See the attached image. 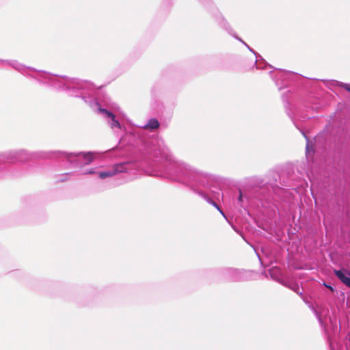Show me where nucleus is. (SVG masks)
I'll return each instance as SVG.
<instances>
[{
	"mask_svg": "<svg viewBox=\"0 0 350 350\" xmlns=\"http://www.w3.org/2000/svg\"><path fill=\"white\" fill-rule=\"evenodd\" d=\"M284 285L286 286H288L290 288H291L293 291H294L295 292H296L297 294H301V292L300 291V288L299 287V286L297 284H284Z\"/></svg>",
	"mask_w": 350,
	"mask_h": 350,
	"instance_id": "obj_11",
	"label": "nucleus"
},
{
	"mask_svg": "<svg viewBox=\"0 0 350 350\" xmlns=\"http://www.w3.org/2000/svg\"><path fill=\"white\" fill-rule=\"evenodd\" d=\"M217 210L219 211V213H221V214L224 217H226V215H225L224 213L223 212V211H222L219 207V209H217Z\"/></svg>",
	"mask_w": 350,
	"mask_h": 350,
	"instance_id": "obj_16",
	"label": "nucleus"
},
{
	"mask_svg": "<svg viewBox=\"0 0 350 350\" xmlns=\"http://www.w3.org/2000/svg\"><path fill=\"white\" fill-rule=\"evenodd\" d=\"M342 87H343L345 90L350 92V85L347 83H342Z\"/></svg>",
	"mask_w": 350,
	"mask_h": 350,
	"instance_id": "obj_12",
	"label": "nucleus"
},
{
	"mask_svg": "<svg viewBox=\"0 0 350 350\" xmlns=\"http://www.w3.org/2000/svg\"><path fill=\"white\" fill-rule=\"evenodd\" d=\"M1 63V68H5L10 66L21 72L23 75L29 76L38 81L49 84L57 88H62L66 90L70 96L76 97H82L85 103L91 105L94 101L93 97L86 98L83 92L79 93V90H92L94 89L93 85L85 81L78 79H71L66 77H58L46 73L43 71L37 70L31 67L26 66L16 60L14 59H3Z\"/></svg>",
	"mask_w": 350,
	"mask_h": 350,
	"instance_id": "obj_1",
	"label": "nucleus"
},
{
	"mask_svg": "<svg viewBox=\"0 0 350 350\" xmlns=\"http://www.w3.org/2000/svg\"><path fill=\"white\" fill-rule=\"evenodd\" d=\"M18 157L19 158L21 161H23L24 160L28 159L27 158V152L24 150H21L17 152Z\"/></svg>",
	"mask_w": 350,
	"mask_h": 350,
	"instance_id": "obj_9",
	"label": "nucleus"
},
{
	"mask_svg": "<svg viewBox=\"0 0 350 350\" xmlns=\"http://www.w3.org/2000/svg\"><path fill=\"white\" fill-rule=\"evenodd\" d=\"M334 273L343 284L350 288V272L346 270H334Z\"/></svg>",
	"mask_w": 350,
	"mask_h": 350,
	"instance_id": "obj_7",
	"label": "nucleus"
},
{
	"mask_svg": "<svg viewBox=\"0 0 350 350\" xmlns=\"http://www.w3.org/2000/svg\"><path fill=\"white\" fill-rule=\"evenodd\" d=\"M158 148L155 149V156L161 157L167 160L171 159V155L168 148L164 144L163 141L157 142Z\"/></svg>",
	"mask_w": 350,
	"mask_h": 350,
	"instance_id": "obj_6",
	"label": "nucleus"
},
{
	"mask_svg": "<svg viewBox=\"0 0 350 350\" xmlns=\"http://www.w3.org/2000/svg\"><path fill=\"white\" fill-rule=\"evenodd\" d=\"M131 166L129 163H121L114 165L111 170L107 171L98 172V177L101 179H105L107 177H111L118 173L124 172L129 170Z\"/></svg>",
	"mask_w": 350,
	"mask_h": 350,
	"instance_id": "obj_4",
	"label": "nucleus"
},
{
	"mask_svg": "<svg viewBox=\"0 0 350 350\" xmlns=\"http://www.w3.org/2000/svg\"><path fill=\"white\" fill-rule=\"evenodd\" d=\"M200 195L202 198H204L208 203L214 206L217 209H219V206L213 200H212L211 198H209L208 196H206L205 194H204L202 193H200Z\"/></svg>",
	"mask_w": 350,
	"mask_h": 350,
	"instance_id": "obj_10",
	"label": "nucleus"
},
{
	"mask_svg": "<svg viewBox=\"0 0 350 350\" xmlns=\"http://www.w3.org/2000/svg\"><path fill=\"white\" fill-rule=\"evenodd\" d=\"M278 271V269H273L271 270V272H273V271Z\"/></svg>",
	"mask_w": 350,
	"mask_h": 350,
	"instance_id": "obj_21",
	"label": "nucleus"
},
{
	"mask_svg": "<svg viewBox=\"0 0 350 350\" xmlns=\"http://www.w3.org/2000/svg\"><path fill=\"white\" fill-rule=\"evenodd\" d=\"M318 319H319V321L320 323L322 325V321H321V318L319 317Z\"/></svg>",
	"mask_w": 350,
	"mask_h": 350,
	"instance_id": "obj_22",
	"label": "nucleus"
},
{
	"mask_svg": "<svg viewBox=\"0 0 350 350\" xmlns=\"http://www.w3.org/2000/svg\"><path fill=\"white\" fill-rule=\"evenodd\" d=\"M55 154L58 157H64L70 163H77V165H84L90 164L94 159V153L92 152H78V153H68L64 152H53L44 153L41 156L42 158L51 157L49 154Z\"/></svg>",
	"mask_w": 350,
	"mask_h": 350,
	"instance_id": "obj_3",
	"label": "nucleus"
},
{
	"mask_svg": "<svg viewBox=\"0 0 350 350\" xmlns=\"http://www.w3.org/2000/svg\"><path fill=\"white\" fill-rule=\"evenodd\" d=\"M242 198H243V196H242V193L241 191H239V201L241 202L242 201Z\"/></svg>",
	"mask_w": 350,
	"mask_h": 350,
	"instance_id": "obj_15",
	"label": "nucleus"
},
{
	"mask_svg": "<svg viewBox=\"0 0 350 350\" xmlns=\"http://www.w3.org/2000/svg\"><path fill=\"white\" fill-rule=\"evenodd\" d=\"M247 47L249 49L250 51H251L252 52H253L256 55V53L253 51V50L252 49H250L247 45Z\"/></svg>",
	"mask_w": 350,
	"mask_h": 350,
	"instance_id": "obj_20",
	"label": "nucleus"
},
{
	"mask_svg": "<svg viewBox=\"0 0 350 350\" xmlns=\"http://www.w3.org/2000/svg\"><path fill=\"white\" fill-rule=\"evenodd\" d=\"M159 126V123L158 120L155 118H152L148 121L147 124L144 126V128L154 130L157 129Z\"/></svg>",
	"mask_w": 350,
	"mask_h": 350,
	"instance_id": "obj_8",
	"label": "nucleus"
},
{
	"mask_svg": "<svg viewBox=\"0 0 350 350\" xmlns=\"http://www.w3.org/2000/svg\"><path fill=\"white\" fill-rule=\"evenodd\" d=\"M256 59H258V57H257V56H256ZM258 61H259L258 59H256V64H258ZM256 68H259L260 67H259V66H258V65H256Z\"/></svg>",
	"mask_w": 350,
	"mask_h": 350,
	"instance_id": "obj_17",
	"label": "nucleus"
},
{
	"mask_svg": "<svg viewBox=\"0 0 350 350\" xmlns=\"http://www.w3.org/2000/svg\"><path fill=\"white\" fill-rule=\"evenodd\" d=\"M1 63H3V59H0V68H1Z\"/></svg>",
	"mask_w": 350,
	"mask_h": 350,
	"instance_id": "obj_18",
	"label": "nucleus"
},
{
	"mask_svg": "<svg viewBox=\"0 0 350 350\" xmlns=\"http://www.w3.org/2000/svg\"><path fill=\"white\" fill-rule=\"evenodd\" d=\"M94 173H96V172L93 170L85 171V172H83V174H94Z\"/></svg>",
	"mask_w": 350,
	"mask_h": 350,
	"instance_id": "obj_13",
	"label": "nucleus"
},
{
	"mask_svg": "<svg viewBox=\"0 0 350 350\" xmlns=\"http://www.w3.org/2000/svg\"><path fill=\"white\" fill-rule=\"evenodd\" d=\"M303 135H304V137H305L307 140H308V138H307V137H306V135L304 133H303Z\"/></svg>",
	"mask_w": 350,
	"mask_h": 350,
	"instance_id": "obj_23",
	"label": "nucleus"
},
{
	"mask_svg": "<svg viewBox=\"0 0 350 350\" xmlns=\"http://www.w3.org/2000/svg\"><path fill=\"white\" fill-rule=\"evenodd\" d=\"M173 169L176 176L174 178L178 181L187 185L194 182L205 187L208 185L210 176L193 169L190 165L182 161H175Z\"/></svg>",
	"mask_w": 350,
	"mask_h": 350,
	"instance_id": "obj_2",
	"label": "nucleus"
},
{
	"mask_svg": "<svg viewBox=\"0 0 350 350\" xmlns=\"http://www.w3.org/2000/svg\"><path fill=\"white\" fill-rule=\"evenodd\" d=\"M323 285H324L325 287H327V288L330 289L332 291H334V288H333L332 286H330V285H329V284H326V283H325V282L323 283Z\"/></svg>",
	"mask_w": 350,
	"mask_h": 350,
	"instance_id": "obj_14",
	"label": "nucleus"
},
{
	"mask_svg": "<svg viewBox=\"0 0 350 350\" xmlns=\"http://www.w3.org/2000/svg\"><path fill=\"white\" fill-rule=\"evenodd\" d=\"M98 112L103 114L107 119L108 124L110 125L111 129L121 128L120 122L116 120L115 116L111 112L105 109L101 108L100 107H98Z\"/></svg>",
	"mask_w": 350,
	"mask_h": 350,
	"instance_id": "obj_5",
	"label": "nucleus"
},
{
	"mask_svg": "<svg viewBox=\"0 0 350 350\" xmlns=\"http://www.w3.org/2000/svg\"><path fill=\"white\" fill-rule=\"evenodd\" d=\"M309 150V145H308V143L307 144V146H306V152H308Z\"/></svg>",
	"mask_w": 350,
	"mask_h": 350,
	"instance_id": "obj_19",
	"label": "nucleus"
}]
</instances>
